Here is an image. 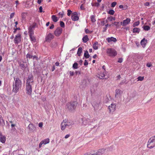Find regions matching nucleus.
<instances>
[{"label":"nucleus","mask_w":155,"mask_h":155,"mask_svg":"<svg viewBox=\"0 0 155 155\" xmlns=\"http://www.w3.org/2000/svg\"><path fill=\"white\" fill-rule=\"evenodd\" d=\"M34 85L33 78L32 74L29 75L26 80V93L31 95L32 92V88Z\"/></svg>","instance_id":"1"},{"label":"nucleus","mask_w":155,"mask_h":155,"mask_svg":"<svg viewBox=\"0 0 155 155\" xmlns=\"http://www.w3.org/2000/svg\"><path fill=\"white\" fill-rule=\"evenodd\" d=\"M14 82L13 83L12 91L15 93L19 91L22 86V83L21 80L19 78H14Z\"/></svg>","instance_id":"2"},{"label":"nucleus","mask_w":155,"mask_h":155,"mask_svg":"<svg viewBox=\"0 0 155 155\" xmlns=\"http://www.w3.org/2000/svg\"><path fill=\"white\" fill-rule=\"evenodd\" d=\"M77 105L76 101H71L67 104L66 107L69 111H72L76 108Z\"/></svg>","instance_id":"3"},{"label":"nucleus","mask_w":155,"mask_h":155,"mask_svg":"<svg viewBox=\"0 0 155 155\" xmlns=\"http://www.w3.org/2000/svg\"><path fill=\"white\" fill-rule=\"evenodd\" d=\"M147 147L149 149H152L155 147V136L151 137L148 140L147 143Z\"/></svg>","instance_id":"4"},{"label":"nucleus","mask_w":155,"mask_h":155,"mask_svg":"<svg viewBox=\"0 0 155 155\" xmlns=\"http://www.w3.org/2000/svg\"><path fill=\"white\" fill-rule=\"evenodd\" d=\"M105 149L102 148L94 151L93 153H86L84 155H102L105 153Z\"/></svg>","instance_id":"5"},{"label":"nucleus","mask_w":155,"mask_h":155,"mask_svg":"<svg viewBox=\"0 0 155 155\" xmlns=\"http://www.w3.org/2000/svg\"><path fill=\"white\" fill-rule=\"evenodd\" d=\"M73 124L72 122L64 120L61 124V128L62 130H65L66 127L71 126Z\"/></svg>","instance_id":"6"},{"label":"nucleus","mask_w":155,"mask_h":155,"mask_svg":"<svg viewBox=\"0 0 155 155\" xmlns=\"http://www.w3.org/2000/svg\"><path fill=\"white\" fill-rule=\"evenodd\" d=\"M106 52L108 56L112 57H115L117 54L116 51L113 48L107 49Z\"/></svg>","instance_id":"7"},{"label":"nucleus","mask_w":155,"mask_h":155,"mask_svg":"<svg viewBox=\"0 0 155 155\" xmlns=\"http://www.w3.org/2000/svg\"><path fill=\"white\" fill-rule=\"evenodd\" d=\"M79 123L81 125L86 126L90 124V120L88 118H83L79 119Z\"/></svg>","instance_id":"8"},{"label":"nucleus","mask_w":155,"mask_h":155,"mask_svg":"<svg viewBox=\"0 0 155 155\" xmlns=\"http://www.w3.org/2000/svg\"><path fill=\"white\" fill-rule=\"evenodd\" d=\"M62 29L60 27L57 28L54 31V34L56 36H58L60 35L62 33Z\"/></svg>","instance_id":"9"},{"label":"nucleus","mask_w":155,"mask_h":155,"mask_svg":"<svg viewBox=\"0 0 155 155\" xmlns=\"http://www.w3.org/2000/svg\"><path fill=\"white\" fill-rule=\"evenodd\" d=\"M116 105L114 104H111L108 106V109L110 113L113 112L115 110Z\"/></svg>","instance_id":"10"},{"label":"nucleus","mask_w":155,"mask_h":155,"mask_svg":"<svg viewBox=\"0 0 155 155\" xmlns=\"http://www.w3.org/2000/svg\"><path fill=\"white\" fill-rule=\"evenodd\" d=\"M28 33L29 35L30 36V39H35V38L33 36L34 35V31L32 29V28L30 27L28 29Z\"/></svg>","instance_id":"11"},{"label":"nucleus","mask_w":155,"mask_h":155,"mask_svg":"<svg viewBox=\"0 0 155 155\" xmlns=\"http://www.w3.org/2000/svg\"><path fill=\"white\" fill-rule=\"evenodd\" d=\"M71 18L74 21H77L79 19V17L78 16L77 13L75 12L73 13L71 16Z\"/></svg>","instance_id":"12"},{"label":"nucleus","mask_w":155,"mask_h":155,"mask_svg":"<svg viewBox=\"0 0 155 155\" xmlns=\"http://www.w3.org/2000/svg\"><path fill=\"white\" fill-rule=\"evenodd\" d=\"M50 140L49 138L43 140H42L39 144V147H41L42 144L45 145L49 142Z\"/></svg>","instance_id":"13"},{"label":"nucleus","mask_w":155,"mask_h":155,"mask_svg":"<svg viewBox=\"0 0 155 155\" xmlns=\"http://www.w3.org/2000/svg\"><path fill=\"white\" fill-rule=\"evenodd\" d=\"M92 104L95 111H96L99 109V103L94 101L92 103Z\"/></svg>","instance_id":"14"},{"label":"nucleus","mask_w":155,"mask_h":155,"mask_svg":"<svg viewBox=\"0 0 155 155\" xmlns=\"http://www.w3.org/2000/svg\"><path fill=\"white\" fill-rule=\"evenodd\" d=\"M115 97L118 98V97H120L122 93V91L119 89H117L115 90Z\"/></svg>","instance_id":"15"},{"label":"nucleus","mask_w":155,"mask_h":155,"mask_svg":"<svg viewBox=\"0 0 155 155\" xmlns=\"http://www.w3.org/2000/svg\"><path fill=\"white\" fill-rule=\"evenodd\" d=\"M130 21V19L129 18H127L126 19L124 20L123 22H121V25L123 26H125L128 24Z\"/></svg>","instance_id":"16"},{"label":"nucleus","mask_w":155,"mask_h":155,"mask_svg":"<svg viewBox=\"0 0 155 155\" xmlns=\"http://www.w3.org/2000/svg\"><path fill=\"white\" fill-rule=\"evenodd\" d=\"M6 140L5 137L2 135L1 132H0V141L2 143H4Z\"/></svg>","instance_id":"17"},{"label":"nucleus","mask_w":155,"mask_h":155,"mask_svg":"<svg viewBox=\"0 0 155 155\" xmlns=\"http://www.w3.org/2000/svg\"><path fill=\"white\" fill-rule=\"evenodd\" d=\"M28 128L30 131H34L36 130L35 127L31 124H30L28 125Z\"/></svg>","instance_id":"18"},{"label":"nucleus","mask_w":155,"mask_h":155,"mask_svg":"<svg viewBox=\"0 0 155 155\" xmlns=\"http://www.w3.org/2000/svg\"><path fill=\"white\" fill-rule=\"evenodd\" d=\"M147 41V39H142L140 41V44L143 48H144Z\"/></svg>","instance_id":"19"},{"label":"nucleus","mask_w":155,"mask_h":155,"mask_svg":"<svg viewBox=\"0 0 155 155\" xmlns=\"http://www.w3.org/2000/svg\"><path fill=\"white\" fill-rule=\"evenodd\" d=\"M82 52V49L81 47H79L78 49L77 52V54L79 56H80L81 53Z\"/></svg>","instance_id":"20"},{"label":"nucleus","mask_w":155,"mask_h":155,"mask_svg":"<svg viewBox=\"0 0 155 155\" xmlns=\"http://www.w3.org/2000/svg\"><path fill=\"white\" fill-rule=\"evenodd\" d=\"M53 21L54 22H56L58 21L57 17L55 15H53L51 16Z\"/></svg>","instance_id":"21"},{"label":"nucleus","mask_w":155,"mask_h":155,"mask_svg":"<svg viewBox=\"0 0 155 155\" xmlns=\"http://www.w3.org/2000/svg\"><path fill=\"white\" fill-rule=\"evenodd\" d=\"M54 38V35L52 34L49 33L46 37L45 39H53Z\"/></svg>","instance_id":"22"},{"label":"nucleus","mask_w":155,"mask_h":155,"mask_svg":"<svg viewBox=\"0 0 155 155\" xmlns=\"http://www.w3.org/2000/svg\"><path fill=\"white\" fill-rule=\"evenodd\" d=\"M4 124H5V122L2 116L0 115V125L3 126Z\"/></svg>","instance_id":"23"},{"label":"nucleus","mask_w":155,"mask_h":155,"mask_svg":"<svg viewBox=\"0 0 155 155\" xmlns=\"http://www.w3.org/2000/svg\"><path fill=\"white\" fill-rule=\"evenodd\" d=\"M31 54L32 53H31V52H29L26 55V58L29 59L32 58L33 55Z\"/></svg>","instance_id":"24"},{"label":"nucleus","mask_w":155,"mask_h":155,"mask_svg":"<svg viewBox=\"0 0 155 155\" xmlns=\"http://www.w3.org/2000/svg\"><path fill=\"white\" fill-rule=\"evenodd\" d=\"M98 43L97 42H96L93 45V48L95 50L98 49Z\"/></svg>","instance_id":"25"},{"label":"nucleus","mask_w":155,"mask_h":155,"mask_svg":"<svg viewBox=\"0 0 155 155\" xmlns=\"http://www.w3.org/2000/svg\"><path fill=\"white\" fill-rule=\"evenodd\" d=\"M105 76V75L103 73H101L98 76V78L101 79H103Z\"/></svg>","instance_id":"26"},{"label":"nucleus","mask_w":155,"mask_h":155,"mask_svg":"<svg viewBox=\"0 0 155 155\" xmlns=\"http://www.w3.org/2000/svg\"><path fill=\"white\" fill-rule=\"evenodd\" d=\"M84 57L86 58H88L90 57V55L88 54V51H86L84 53Z\"/></svg>","instance_id":"27"},{"label":"nucleus","mask_w":155,"mask_h":155,"mask_svg":"<svg viewBox=\"0 0 155 155\" xmlns=\"http://www.w3.org/2000/svg\"><path fill=\"white\" fill-rule=\"evenodd\" d=\"M91 21L92 22H94L96 21V20L95 18V16L94 15H92L91 17Z\"/></svg>","instance_id":"28"},{"label":"nucleus","mask_w":155,"mask_h":155,"mask_svg":"<svg viewBox=\"0 0 155 155\" xmlns=\"http://www.w3.org/2000/svg\"><path fill=\"white\" fill-rule=\"evenodd\" d=\"M108 43L112 44L113 42H115L117 41V39H107Z\"/></svg>","instance_id":"29"},{"label":"nucleus","mask_w":155,"mask_h":155,"mask_svg":"<svg viewBox=\"0 0 155 155\" xmlns=\"http://www.w3.org/2000/svg\"><path fill=\"white\" fill-rule=\"evenodd\" d=\"M133 31L134 32H139L140 31V29L138 28H135L133 29Z\"/></svg>","instance_id":"30"},{"label":"nucleus","mask_w":155,"mask_h":155,"mask_svg":"<svg viewBox=\"0 0 155 155\" xmlns=\"http://www.w3.org/2000/svg\"><path fill=\"white\" fill-rule=\"evenodd\" d=\"M78 65L77 63H75L73 64L72 67L74 69H77L78 68Z\"/></svg>","instance_id":"31"},{"label":"nucleus","mask_w":155,"mask_h":155,"mask_svg":"<svg viewBox=\"0 0 155 155\" xmlns=\"http://www.w3.org/2000/svg\"><path fill=\"white\" fill-rule=\"evenodd\" d=\"M143 29L145 31H148L150 29V27L148 25H145L143 27Z\"/></svg>","instance_id":"32"},{"label":"nucleus","mask_w":155,"mask_h":155,"mask_svg":"<svg viewBox=\"0 0 155 155\" xmlns=\"http://www.w3.org/2000/svg\"><path fill=\"white\" fill-rule=\"evenodd\" d=\"M140 24V22L139 21H137L135 22L133 24V26L134 27L136 26H137Z\"/></svg>","instance_id":"33"},{"label":"nucleus","mask_w":155,"mask_h":155,"mask_svg":"<svg viewBox=\"0 0 155 155\" xmlns=\"http://www.w3.org/2000/svg\"><path fill=\"white\" fill-rule=\"evenodd\" d=\"M119 22H115L114 23H112V24L113 25V26L114 25L116 26L117 27H118L119 26Z\"/></svg>","instance_id":"34"},{"label":"nucleus","mask_w":155,"mask_h":155,"mask_svg":"<svg viewBox=\"0 0 155 155\" xmlns=\"http://www.w3.org/2000/svg\"><path fill=\"white\" fill-rule=\"evenodd\" d=\"M107 18L110 21H112L113 20H115V17H108Z\"/></svg>","instance_id":"35"},{"label":"nucleus","mask_w":155,"mask_h":155,"mask_svg":"<svg viewBox=\"0 0 155 155\" xmlns=\"http://www.w3.org/2000/svg\"><path fill=\"white\" fill-rule=\"evenodd\" d=\"M114 13V11L113 10H110L108 12V13L111 15H113Z\"/></svg>","instance_id":"36"},{"label":"nucleus","mask_w":155,"mask_h":155,"mask_svg":"<svg viewBox=\"0 0 155 155\" xmlns=\"http://www.w3.org/2000/svg\"><path fill=\"white\" fill-rule=\"evenodd\" d=\"M26 13H23L21 14V17L23 19H25L26 17Z\"/></svg>","instance_id":"37"},{"label":"nucleus","mask_w":155,"mask_h":155,"mask_svg":"<svg viewBox=\"0 0 155 155\" xmlns=\"http://www.w3.org/2000/svg\"><path fill=\"white\" fill-rule=\"evenodd\" d=\"M138 81H142L144 79L143 77L139 76L137 78Z\"/></svg>","instance_id":"38"},{"label":"nucleus","mask_w":155,"mask_h":155,"mask_svg":"<svg viewBox=\"0 0 155 155\" xmlns=\"http://www.w3.org/2000/svg\"><path fill=\"white\" fill-rule=\"evenodd\" d=\"M60 25L61 27L64 28L65 26L64 23L62 21H60Z\"/></svg>","instance_id":"39"},{"label":"nucleus","mask_w":155,"mask_h":155,"mask_svg":"<svg viewBox=\"0 0 155 155\" xmlns=\"http://www.w3.org/2000/svg\"><path fill=\"white\" fill-rule=\"evenodd\" d=\"M21 41V39H14V42L15 44H18Z\"/></svg>","instance_id":"40"},{"label":"nucleus","mask_w":155,"mask_h":155,"mask_svg":"<svg viewBox=\"0 0 155 155\" xmlns=\"http://www.w3.org/2000/svg\"><path fill=\"white\" fill-rule=\"evenodd\" d=\"M67 12H68L67 15L68 16H70L72 12L70 10H69V9L67 11Z\"/></svg>","instance_id":"41"},{"label":"nucleus","mask_w":155,"mask_h":155,"mask_svg":"<svg viewBox=\"0 0 155 155\" xmlns=\"http://www.w3.org/2000/svg\"><path fill=\"white\" fill-rule=\"evenodd\" d=\"M116 4L117 3L116 2H114L111 3V6L112 7H114L116 5Z\"/></svg>","instance_id":"42"},{"label":"nucleus","mask_w":155,"mask_h":155,"mask_svg":"<svg viewBox=\"0 0 155 155\" xmlns=\"http://www.w3.org/2000/svg\"><path fill=\"white\" fill-rule=\"evenodd\" d=\"M105 30L106 29H107V27H111V26H113V24H107L106 25H105Z\"/></svg>","instance_id":"43"},{"label":"nucleus","mask_w":155,"mask_h":155,"mask_svg":"<svg viewBox=\"0 0 155 155\" xmlns=\"http://www.w3.org/2000/svg\"><path fill=\"white\" fill-rule=\"evenodd\" d=\"M64 15V13L63 12H60L59 13V16H60L61 18L63 17Z\"/></svg>","instance_id":"44"},{"label":"nucleus","mask_w":155,"mask_h":155,"mask_svg":"<svg viewBox=\"0 0 155 155\" xmlns=\"http://www.w3.org/2000/svg\"><path fill=\"white\" fill-rule=\"evenodd\" d=\"M91 4H92V6H95L97 7L99 6L100 5L98 3H94V4H93L92 3Z\"/></svg>","instance_id":"45"},{"label":"nucleus","mask_w":155,"mask_h":155,"mask_svg":"<svg viewBox=\"0 0 155 155\" xmlns=\"http://www.w3.org/2000/svg\"><path fill=\"white\" fill-rule=\"evenodd\" d=\"M14 14H15V13H14V12L11 13V14L10 15V19H11L12 18H13L14 15Z\"/></svg>","instance_id":"46"},{"label":"nucleus","mask_w":155,"mask_h":155,"mask_svg":"<svg viewBox=\"0 0 155 155\" xmlns=\"http://www.w3.org/2000/svg\"><path fill=\"white\" fill-rule=\"evenodd\" d=\"M21 35H20V34H17V35H16L15 36V39H17V38H20L21 37Z\"/></svg>","instance_id":"47"},{"label":"nucleus","mask_w":155,"mask_h":155,"mask_svg":"<svg viewBox=\"0 0 155 155\" xmlns=\"http://www.w3.org/2000/svg\"><path fill=\"white\" fill-rule=\"evenodd\" d=\"M123 59L121 58H119L118 61V62L119 63H121L123 61Z\"/></svg>","instance_id":"48"},{"label":"nucleus","mask_w":155,"mask_h":155,"mask_svg":"<svg viewBox=\"0 0 155 155\" xmlns=\"http://www.w3.org/2000/svg\"><path fill=\"white\" fill-rule=\"evenodd\" d=\"M43 123L42 122H40L38 124V126L40 128H42L43 126Z\"/></svg>","instance_id":"49"},{"label":"nucleus","mask_w":155,"mask_h":155,"mask_svg":"<svg viewBox=\"0 0 155 155\" xmlns=\"http://www.w3.org/2000/svg\"><path fill=\"white\" fill-rule=\"evenodd\" d=\"M69 73L71 76H73L74 74V71H70Z\"/></svg>","instance_id":"50"},{"label":"nucleus","mask_w":155,"mask_h":155,"mask_svg":"<svg viewBox=\"0 0 155 155\" xmlns=\"http://www.w3.org/2000/svg\"><path fill=\"white\" fill-rule=\"evenodd\" d=\"M88 62H87V60H85L84 61V66H87V65H88Z\"/></svg>","instance_id":"51"},{"label":"nucleus","mask_w":155,"mask_h":155,"mask_svg":"<svg viewBox=\"0 0 155 155\" xmlns=\"http://www.w3.org/2000/svg\"><path fill=\"white\" fill-rule=\"evenodd\" d=\"M85 32L86 33H89L90 31L87 29H85Z\"/></svg>","instance_id":"52"},{"label":"nucleus","mask_w":155,"mask_h":155,"mask_svg":"<svg viewBox=\"0 0 155 155\" xmlns=\"http://www.w3.org/2000/svg\"><path fill=\"white\" fill-rule=\"evenodd\" d=\"M146 66L148 67H150L152 66L150 63H148L146 64Z\"/></svg>","instance_id":"53"},{"label":"nucleus","mask_w":155,"mask_h":155,"mask_svg":"<svg viewBox=\"0 0 155 155\" xmlns=\"http://www.w3.org/2000/svg\"><path fill=\"white\" fill-rule=\"evenodd\" d=\"M54 28V24H52L51 25V26L49 28L50 29H53Z\"/></svg>","instance_id":"54"},{"label":"nucleus","mask_w":155,"mask_h":155,"mask_svg":"<svg viewBox=\"0 0 155 155\" xmlns=\"http://www.w3.org/2000/svg\"><path fill=\"white\" fill-rule=\"evenodd\" d=\"M39 12L41 13L42 12V6H40L39 8Z\"/></svg>","instance_id":"55"},{"label":"nucleus","mask_w":155,"mask_h":155,"mask_svg":"<svg viewBox=\"0 0 155 155\" xmlns=\"http://www.w3.org/2000/svg\"><path fill=\"white\" fill-rule=\"evenodd\" d=\"M106 23H105V21H101V25H104Z\"/></svg>","instance_id":"56"},{"label":"nucleus","mask_w":155,"mask_h":155,"mask_svg":"<svg viewBox=\"0 0 155 155\" xmlns=\"http://www.w3.org/2000/svg\"><path fill=\"white\" fill-rule=\"evenodd\" d=\"M150 5V3L148 2H146L144 4V5L146 6H149Z\"/></svg>","instance_id":"57"},{"label":"nucleus","mask_w":155,"mask_h":155,"mask_svg":"<svg viewBox=\"0 0 155 155\" xmlns=\"http://www.w3.org/2000/svg\"><path fill=\"white\" fill-rule=\"evenodd\" d=\"M70 136V135L69 134H67L64 137V138L65 139L68 138Z\"/></svg>","instance_id":"58"},{"label":"nucleus","mask_w":155,"mask_h":155,"mask_svg":"<svg viewBox=\"0 0 155 155\" xmlns=\"http://www.w3.org/2000/svg\"><path fill=\"white\" fill-rule=\"evenodd\" d=\"M108 100H109V99H108V98H106L105 99V101H104L105 102V103H107L108 102Z\"/></svg>","instance_id":"59"},{"label":"nucleus","mask_w":155,"mask_h":155,"mask_svg":"<svg viewBox=\"0 0 155 155\" xmlns=\"http://www.w3.org/2000/svg\"><path fill=\"white\" fill-rule=\"evenodd\" d=\"M42 0H38V2H37L38 3V4H40L41 3L42 1Z\"/></svg>","instance_id":"60"},{"label":"nucleus","mask_w":155,"mask_h":155,"mask_svg":"<svg viewBox=\"0 0 155 155\" xmlns=\"http://www.w3.org/2000/svg\"><path fill=\"white\" fill-rule=\"evenodd\" d=\"M55 67L54 65L52 67V68L51 69V71H53L55 70Z\"/></svg>","instance_id":"61"},{"label":"nucleus","mask_w":155,"mask_h":155,"mask_svg":"<svg viewBox=\"0 0 155 155\" xmlns=\"http://www.w3.org/2000/svg\"><path fill=\"white\" fill-rule=\"evenodd\" d=\"M82 39H88V36L87 35H85L83 37Z\"/></svg>","instance_id":"62"},{"label":"nucleus","mask_w":155,"mask_h":155,"mask_svg":"<svg viewBox=\"0 0 155 155\" xmlns=\"http://www.w3.org/2000/svg\"><path fill=\"white\" fill-rule=\"evenodd\" d=\"M83 42L86 43L89 39H82Z\"/></svg>","instance_id":"63"},{"label":"nucleus","mask_w":155,"mask_h":155,"mask_svg":"<svg viewBox=\"0 0 155 155\" xmlns=\"http://www.w3.org/2000/svg\"><path fill=\"white\" fill-rule=\"evenodd\" d=\"M32 58H33V59H34L35 58L37 59L38 58V57L36 56L35 55H34V56H33Z\"/></svg>","instance_id":"64"}]
</instances>
